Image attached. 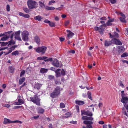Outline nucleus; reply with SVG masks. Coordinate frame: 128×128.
Segmentation results:
<instances>
[{
  "mask_svg": "<svg viewBox=\"0 0 128 128\" xmlns=\"http://www.w3.org/2000/svg\"><path fill=\"white\" fill-rule=\"evenodd\" d=\"M28 7L30 9L36 8L38 6V4L35 1L32 0H28L27 2Z\"/></svg>",
  "mask_w": 128,
  "mask_h": 128,
  "instance_id": "nucleus-1",
  "label": "nucleus"
},
{
  "mask_svg": "<svg viewBox=\"0 0 128 128\" xmlns=\"http://www.w3.org/2000/svg\"><path fill=\"white\" fill-rule=\"evenodd\" d=\"M6 35L1 38L0 40H7L9 37L12 40L14 36V33L12 31L8 32H6Z\"/></svg>",
  "mask_w": 128,
  "mask_h": 128,
  "instance_id": "nucleus-2",
  "label": "nucleus"
},
{
  "mask_svg": "<svg viewBox=\"0 0 128 128\" xmlns=\"http://www.w3.org/2000/svg\"><path fill=\"white\" fill-rule=\"evenodd\" d=\"M30 100L36 105L40 106V100L37 95H35L33 97H31Z\"/></svg>",
  "mask_w": 128,
  "mask_h": 128,
  "instance_id": "nucleus-3",
  "label": "nucleus"
},
{
  "mask_svg": "<svg viewBox=\"0 0 128 128\" xmlns=\"http://www.w3.org/2000/svg\"><path fill=\"white\" fill-rule=\"evenodd\" d=\"M60 89L59 87H58L56 88L54 91L52 93L50 94V96L52 98L56 97L58 96L60 93Z\"/></svg>",
  "mask_w": 128,
  "mask_h": 128,
  "instance_id": "nucleus-4",
  "label": "nucleus"
},
{
  "mask_svg": "<svg viewBox=\"0 0 128 128\" xmlns=\"http://www.w3.org/2000/svg\"><path fill=\"white\" fill-rule=\"evenodd\" d=\"M29 35L28 32V31H24L23 32L22 34V39L25 41H28Z\"/></svg>",
  "mask_w": 128,
  "mask_h": 128,
  "instance_id": "nucleus-5",
  "label": "nucleus"
},
{
  "mask_svg": "<svg viewBox=\"0 0 128 128\" xmlns=\"http://www.w3.org/2000/svg\"><path fill=\"white\" fill-rule=\"evenodd\" d=\"M47 48L46 47L42 46L38 48L36 50V51L38 53L41 52L42 54L45 53Z\"/></svg>",
  "mask_w": 128,
  "mask_h": 128,
  "instance_id": "nucleus-6",
  "label": "nucleus"
},
{
  "mask_svg": "<svg viewBox=\"0 0 128 128\" xmlns=\"http://www.w3.org/2000/svg\"><path fill=\"white\" fill-rule=\"evenodd\" d=\"M121 92L122 96L121 102L124 103V104L126 103H127L128 102V98L125 97L124 96V92L123 90Z\"/></svg>",
  "mask_w": 128,
  "mask_h": 128,
  "instance_id": "nucleus-7",
  "label": "nucleus"
},
{
  "mask_svg": "<svg viewBox=\"0 0 128 128\" xmlns=\"http://www.w3.org/2000/svg\"><path fill=\"white\" fill-rule=\"evenodd\" d=\"M83 123L86 124L87 128H92V126L91 124H93V122L88 120H84V121Z\"/></svg>",
  "mask_w": 128,
  "mask_h": 128,
  "instance_id": "nucleus-8",
  "label": "nucleus"
},
{
  "mask_svg": "<svg viewBox=\"0 0 128 128\" xmlns=\"http://www.w3.org/2000/svg\"><path fill=\"white\" fill-rule=\"evenodd\" d=\"M111 42L112 44L116 45H121L122 43L119 40L114 38L111 40Z\"/></svg>",
  "mask_w": 128,
  "mask_h": 128,
  "instance_id": "nucleus-9",
  "label": "nucleus"
},
{
  "mask_svg": "<svg viewBox=\"0 0 128 128\" xmlns=\"http://www.w3.org/2000/svg\"><path fill=\"white\" fill-rule=\"evenodd\" d=\"M0 43H2L1 46H6L8 44V43H9L8 46H9L10 45L12 44H15V42H14L12 40H11L9 41L8 42H0Z\"/></svg>",
  "mask_w": 128,
  "mask_h": 128,
  "instance_id": "nucleus-10",
  "label": "nucleus"
},
{
  "mask_svg": "<svg viewBox=\"0 0 128 128\" xmlns=\"http://www.w3.org/2000/svg\"><path fill=\"white\" fill-rule=\"evenodd\" d=\"M20 30L16 32L14 34L15 38L16 39H17L19 41H22V40L20 36Z\"/></svg>",
  "mask_w": 128,
  "mask_h": 128,
  "instance_id": "nucleus-11",
  "label": "nucleus"
},
{
  "mask_svg": "<svg viewBox=\"0 0 128 128\" xmlns=\"http://www.w3.org/2000/svg\"><path fill=\"white\" fill-rule=\"evenodd\" d=\"M52 64L54 66L57 67H58L60 66L58 62L56 59H54L53 60Z\"/></svg>",
  "mask_w": 128,
  "mask_h": 128,
  "instance_id": "nucleus-12",
  "label": "nucleus"
},
{
  "mask_svg": "<svg viewBox=\"0 0 128 128\" xmlns=\"http://www.w3.org/2000/svg\"><path fill=\"white\" fill-rule=\"evenodd\" d=\"M106 26V24L101 25L99 28V32L100 34H102L104 30L102 28L103 26Z\"/></svg>",
  "mask_w": 128,
  "mask_h": 128,
  "instance_id": "nucleus-13",
  "label": "nucleus"
},
{
  "mask_svg": "<svg viewBox=\"0 0 128 128\" xmlns=\"http://www.w3.org/2000/svg\"><path fill=\"white\" fill-rule=\"evenodd\" d=\"M67 32H68L67 34V36L68 37V39H70V38L72 37V36L74 34L70 31V30H67Z\"/></svg>",
  "mask_w": 128,
  "mask_h": 128,
  "instance_id": "nucleus-14",
  "label": "nucleus"
},
{
  "mask_svg": "<svg viewBox=\"0 0 128 128\" xmlns=\"http://www.w3.org/2000/svg\"><path fill=\"white\" fill-rule=\"evenodd\" d=\"M82 119L84 120H89L92 121L93 120V118L92 117H89L87 116H83L82 117Z\"/></svg>",
  "mask_w": 128,
  "mask_h": 128,
  "instance_id": "nucleus-15",
  "label": "nucleus"
},
{
  "mask_svg": "<svg viewBox=\"0 0 128 128\" xmlns=\"http://www.w3.org/2000/svg\"><path fill=\"white\" fill-rule=\"evenodd\" d=\"M42 85V84L38 83H36L34 86V88H36L38 90H39L40 88Z\"/></svg>",
  "mask_w": 128,
  "mask_h": 128,
  "instance_id": "nucleus-16",
  "label": "nucleus"
},
{
  "mask_svg": "<svg viewBox=\"0 0 128 128\" xmlns=\"http://www.w3.org/2000/svg\"><path fill=\"white\" fill-rule=\"evenodd\" d=\"M34 40L36 43L38 44H40V39L39 37L37 36L34 37Z\"/></svg>",
  "mask_w": 128,
  "mask_h": 128,
  "instance_id": "nucleus-17",
  "label": "nucleus"
},
{
  "mask_svg": "<svg viewBox=\"0 0 128 128\" xmlns=\"http://www.w3.org/2000/svg\"><path fill=\"white\" fill-rule=\"evenodd\" d=\"M121 16L122 17H120V21L122 22H126V21L125 20L126 16H125L123 14H122Z\"/></svg>",
  "mask_w": 128,
  "mask_h": 128,
  "instance_id": "nucleus-18",
  "label": "nucleus"
},
{
  "mask_svg": "<svg viewBox=\"0 0 128 128\" xmlns=\"http://www.w3.org/2000/svg\"><path fill=\"white\" fill-rule=\"evenodd\" d=\"M12 121L6 118H4V121L3 122V123L4 124H6L8 123H12Z\"/></svg>",
  "mask_w": 128,
  "mask_h": 128,
  "instance_id": "nucleus-19",
  "label": "nucleus"
},
{
  "mask_svg": "<svg viewBox=\"0 0 128 128\" xmlns=\"http://www.w3.org/2000/svg\"><path fill=\"white\" fill-rule=\"evenodd\" d=\"M48 70L47 69L41 68L40 70V72L42 74H44L47 72Z\"/></svg>",
  "mask_w": 128,
  "mask_h": 128,
  "instance_id": "nucleus-20",
  "label": "nucleus"
},
{
  "mask_svg": "<svg viewBox=\"0 0 128 128\" xmlns=\"http://www.w3.org/2000/svg\"><path fill=\"white\" fill-rule=\"evenodd\" d=\"M45 9L48 10H54L55 8L52 6L49 7L46 6L45 7Z\"/></svg>",
  "mask_w": 128,
  "mask_h": 128,
  "instance_id": "nucleus-21",
  "label": "nucleus"
},
{
  "mask_svg": "<svg viewBox=\"0 0 128 128\" xmlns=\"http://www.w3.org/2000/svg\"><path fill=\"white\" fill-rule=\"evenodd\" d=\"M76 104L79 105H82L84 104V101L80 100H76Z\"/></svg>",
  "mask_w": 128,
  "mask_h": 128,
  "instance_id": "nucleus-22",
  "label": "nucleus"
},
{
  "mask_svg": "<svg viewBox=\"0 0 128 128\" xmlns=\"http://www.w3.org/2000/svg\"><path fill=\"white\" fill-rule=\"evenodd\" d=\"M34 18L35 20H38L39 21H41L42 19V17L39 15L34 17Z\"/></svg>",
  "mask_w": 128,
  "mask_h": 128,
  "instance_id": "nucleus-23",
  "label": "nucleus"
},
{
  "mask_svg": "<svg viewBox=\"0 0 128 128\" xmlns=\"http://www.w3.org/2000/svg\"><path fill=\"white\" fill-rule=\"evenodd\" d=\"M39 6H40V8H43L44 7L45 8V5L44 2H42L41 1H39Z\"/></svg>",
  "mask_w": 128,
  "mask_h": 128,
  "instance_id": "nucleus-24",
  "label": "nucleus"
},
{
  "mask_svg": "<svg viewBox=\"0 0 128 128\" xmlns=\"http://www.w3.org/2000/svg\"><path fill=\"white\" fill-rule=\"evenodd\" d=\"M112 43H111V41L106 40L105 43V45L106 46H108L111 45Z\"/></svg>",
  "mask_w": 128,
  "mask_h": 128,
  "instance_id": "nucleus-25",
  "label": "nucleus"
},
{
  "mask_svg": "<svg viewBox=\"0 0 128 128\" xmlns=\"http://www.w3.org/2000/svg\"><path fill=\"white\" fill-rule=\"evenodd\" d=\"M124 50V48L122 46H119L118 52H122Z\"/></svg>",
  "mask_w": 128,
  "mask_h": 128,
  "instance_id": "nucleus-26",
  "label": "nucleus"
},
{
  "mask_svg": "<svg viewBox=\"0 0 128 128\" xmlns=\"http://www.w3.org/2000/svg\"><path fill=\"white\" fill-rule=\"evenodd\" d=\"M38 112L39 113L42 114L43 113L44 111V109L42 108H38Z\"/></svg>",
  "mask_w": 128,
  "mask_h": 128,
  "instance_id": "nucleus-27",
  "label": "nucleus"
},
{
  "mask_svg": "<svg viewBox=\"0 0 128 128\" xmlns=\"http://www.w3.org/2000/svg\"><path fill=\"white\" fill-rule=\"evenodd\" d=\"M12 54L16 56V55H19V53L18 51L16 50L13 52L12 53Z\"/></svg>",
  "mask_w": 128,
  "mask_h": 128,
  "instance_id": "nucleus-28",
  "label": "nucleus"
},
{
  "mask_svg": "<svg viewBox=\"0 0 128 128\" xmlns=\"http://www.w3.org/2000/svg\"><path fill=\"white\" fill-rule=\"evenodd\" d=\"M9 70L10 72L12 73L14 72V68L10 66L9 68Z\"/></svg>",
  "mask_w": 128,
  "mask_h": 128,
  "instance_id": "nucleus-29",
  "label": "nucleus"
},
{
  "mask_svg": "<svg viewBox=\"0 0 128 128\" xmlns=\"http://www.w3.org/2000/svg\"><path fill=\"white\" fill-rule=\"evenodd\" d=\"M66 115H66L64 117V118H68L69 117H70L71 116L70 115H71V114L70 112H68L66 114Z\"/></svg>",
  "mask_w": 128,
  "mask_h": 128,
  "instance_id": "nucleus-30",
  "label": "nucleus"
},
{
  "mask_svg": "<svg viewBox=\"0 0 128 128\" xmlns=\"http://www.w3.org/2000/svg\"><path fill=\"white\" fill-rule=\"evenodd\" d=\"M49 24L51 27H54L56 26L55 23L52 22H50Z\"/></svg>",
  "mask_w": 128,
  "mask_h": 128,
  "instance_id": "nucleus-31",
  "label": "nucleus"
},
{
  "mask_svg": "<svg viewBox=\"0 0 128 128\" xmlns=\"http://www.w3.org/2000/svg\"><path fill=\"white\" fill-rule=\"evenodd\" d=\"M86 115L89 116H91L92 115V113L88 110L86 111Z\"/></svg>",
  "mask_w": 128,
  "mask_h": 128,
  "instance_id": "nucleus-32",
  "label": "nucleus"
},
{
  "mask_svg": "<svg viewBox=\"0 0 128 128\" xmlns=\"http://www.w3.org/2000/svg\"><path fill=\"white\" fill-rule=\"evenodd\" d=\"M25 80V78H20L19 80V83L20 84H22Z\"/></svg>",
  "mask_w": 128,
  "mask_h": 128,
  "instance_id": "nucleus-33",
  "label": "nucleus"
},
{
  "mask_svg": "<svg viewBox=\"0 0 128 128\" xmlns=\"http://www.w3.org/2000/svg\"><path fill=\"white\" fill-rule=\"evenodd\" d=\"M122 112L126 116H127L128 117V114L126 113V111L124 108H122Z\"/></svg>",
  "mask_w": 128,
  "mask_h": 128,
  "instance_id": "nucleus-34",
  "label": "nucleus"
},
{
  "mask_svg": "<svg viewBox=\"0 0 128 128\" xmlns=\"http://www.w3.org/2000/svg\"><path fill=\"white\" fill-rule=\"evenodd\" d=\"M124 106L126 109L127 112H128V102L124 104Z\"/></svg>",
  "mask_w": 128,
  "mask_h": 128,
  "instance_id": "nucleus-35",
  "label": "nucleus"
},
{
  "mask_svg": "<svg viewBox=\"0 0 128 128\" xmlns=\"http://www.w3.org/2000/svg\"><path fill=\"white\" fill-rule=\"evenodd\" d=\"M18 101L19 103H20V105L24 103V100L20 98L18 100Z\"/></svg>",
  "mask_w": 128,
  "mask_h": 128,
  "instance_id": "nucleus-36",
  "label": "nucleus"
},
{
  "mask_svg": "<svg viewBox=\"0 0 128 128\" xmlns=\"http://www.w3.org/2000/svg\"><path fill=\"white\" fill-rule=\"evenodd\" d=\"M88 98L91 100H92V98L91 93L90 92H88Z\"/></svg>",
  "mask_w": 128,
  "mask_h": 128,
  "instance_id": "nucleus-37",
  "label": "nucleus"
},
{
  "mask_svg": "<svg viewBox=\"0 0 128 128\" xmlns=\"http://www.w3.org/2000/svg\"><path fill=\"white\" fill-rule=\"evenodd\" d=\"M23 10L26 13H29V11L28 8H24Z\"/></svg>",
  "mask_w": 128,
  "mask_h": 128,
  "instance_id": "nucleus-38",
  "label": "nucleus"
},
{
  "mask_svg": "<svg viewBox=\"0 0 128 128\" xmlns=\"http://www.w3.org/2000/svg\"><path fill=\"white\" fill-rule=\"evenodd\" d=\"M118 37V34L116 32H114V34L112 36V37Z\"/></svg>",
  "mask_w": 128,
  "mask_h": 128,
  "instance_id": "nucleus-39",
  "label": "nucleus"
},
{
  "mask_svg": "<svg viewBox=\"0 0 128 128\" xmlns=\"http://www.w3.org/2000/svg\"><path fill=\"white\" fill-rule=\"evenodd\" d=\"M128 55V54L126 53H124L123 54H122V55L121 56V57H126Z\"/></svg>",
  "mask_w": 128,
  "mask_h": 128,
  "instance_id": "nucleus-40",
  "label": "nucleus"
},
{
  "mask_svg": "<svg viewBox=\"0 0 128 128\" xmlns=\"http://www.w3.org/2000/svg\"><path fill=\"white\" fill-rule=\"evenodd\" d=\"M18 123L20 124H21L22 123V122L21 121H20L18 120H16L12 122V123Z\"/></svg>",
  "mask_w": 128,
  "mask_h": 128,
  "instance_id": "nucleus-41",
  "label": "nucleus"
},
{
  "mask_svg": "<svg viewBox=\"0 0 128 128\" xmlns=\"http://www.w3.org/2000/svg\"><path fill=\"white\" fill-rule=\"evenodd\" d=\"M75 52V51L74 50H68V53L74 54Z\"/></svg>",
  "mask_w": 128,
  "mask_h": 128,
  "instance_id": "nucleus-42",
  "label": "nucleus"
},
{
  "mask_svg": "<svg viewBox=\"0 0 128 128\" xmlns=\"http://www.w3.org/2000/svg\"><path fill=\"white\" fill-rule=\"evenodd\" d=\"M65 106L64 104L62 103L60 104V107L62 108H64Z\"/></svg>",
  "mask_w": 128,
  "mask_h": 128,
  "instance_id": "nucleus-43",
  "label": "nucleus"
},
{
  "mask_svg": "<svg viewBox=\"0 0 128 128\" xmlns=\"http://www.w3.org/2000/svg\"><path fill=\"white\" fill-rule=\"evenodd\" d=\"M23 17L26 18H28L30 17V16L28 14H24Z\"/></svg>",
  "mask_w": 128,
  "mask_h": 128,
  "instance_id": "nucleus-44",
  "label": "nucleus"
},
{
  "mask_svg": "<svg viewBox=\"0 0 128 128\" xmlns=\"http://www.w3.org/2000/svg\"><path fill=\"white\" fill-rule=\"evenodd\" d=\"M6 8L7 11L9 12L10 10V7L9 5L8 4L6 6Z\"/></svg>",
  "mask_w": 128,
  "mask_h": 128,
  "instance_id": "nucleus-45",
  "label": "nucleus"
},
{
  "mask_svg": "<svg viewBox=\"0 0 128 128\" xmlns=\"http://www.w3.org/2000/svg\"><path fill=\"white\" fill-rule=\"evenodd\" d=\"M86 112L84 110H82L81 111V115L82 116H83L84 114L86 115Z\"/></svg>",
  "mask_w": 128,
  "mask_h": 128,
  "instance_id": "nucleus-46",
  "label": "nucleus"
},
{
  "mask_svg": "<svg viewBox=\"0 0 128 128\" xmlns=\"http://www.w3.org/2000/svg\"><path fill=\"white\" fill-rule=\"evenodd\" d=\"M48 78L49 80H51L54 78V76L52 75H49L48 76Z\"/></svg>",
  "mask_w": 128,
  "mask_h": 128,
  "instance_id": "nucleus-47",
  "label": "nucleus"
},
{
  "mask_svg": "<svg viewBox=\"0 0 128 128\" xmlns=\"http://www.w3.org/2000/svg\"><path fill=\"white\" fill-rule=\"evenodd\" d=\"M55 1L54 0H52L49 1L48 3V4L50 5H51L52 3H55Z\"/></svg>",
  "mask_w": 128,
  "mask_h": 128,
  "instance_id": "nucleus-48",
  "label": "nucleus"
},
{
  "mask_svg": "<svg viewBox=\"0 0 128 128\" xmlns=\"http://www.w3.org/2000/svg\"><path fill=\"white\" fill-rule=\"evenodd\" d=\"M111 3L112 4H114L116 3V0H109Z\"/></svg>",
  "mask_w": 128,
  "mask_h": 128,
  "instance_id": "nucleus-49",
  "label": "nucleus"
},
{
  "mask_svg": "<svg viewBox=\"0 0 128 128\" xmlns=\"http://www.w3.org/2000/svg\"><path fill=\"white\" fill-rule=\"evenodd\" d=\"M25 71L24 70H23L21 72V73H20V76H22L23 75H24V74H25Z\"/></svg>",
  "mask_w": 128,
  "mask_h": 128,
  "instance_id": "nucleus-50",
  "label": "nucleus"
},
{
  "mask_svg": "<svg viewBox=\"0 0 128 128\" xmlns=\"http://www.w3.org/2000/svg\"><path fill=\"white\" fill-rule=\"evenodd\" d=\"M3 106H4L8 108L10 107V104H5L3 105Z\"/></svg>",
  "mask_w": 128,
  "mask_h": 128,
  "instance_id": "nucleus-51",
  "label": "nucleus"
},
{
  "mask_svg": "<svg viewBox=\"0 0 128 128\" xmlns=\"http://www.w3.org/2000/svg\"><path fill=\"white\" fill-rule=\"evenodd\" d=\"M16 46H12L11 48V50L10 51V52H12V50H14L15 48H16Z\"/></svg>",
  "mask_w": 128,
  "mask_h": 128,
  "instance_id": "nucleus-52",
  "label": "nucleus"
},
{
  "mask_svg": "<svg viewBox=\"0 0 128 128\" xmlns=\"http://www.w3.org/2000/svg\"><path fill=\"white\" fill-rule=\"evenodd\" d=\"M120 86L122 87V88H124V86L123 84L122 83V82L121 81L120 82Z\"/></svg>",
  "mask_w": 128,
  "mask_h": 128,
  "instance_id": "nucleus-53",
  "label": "nucleus"
},
{
  "mask_svg": "<svg viewBox=\"0 0 128 128\" xmlns=\"http://www.w3.org/2000/svg\"><path fill=\"white\" fill-rule=\"evenodd\" d=\"M108 21V22L106 23V25L107 26H110L112 25V24Z\"/></svg>",
  "mask_w": 128,
  "mask_h": 128,
  "instance_id": "nucleus-54",
  "label": "nucleus"
},
{
  "mask_svg": "<svg viewBox=\"0 0 128 128\" xmlns=\"http://www.w3.org/2000/svg\"><path fill=\"white\" fill-rule=\"evenodd\" d=\"M14 104L15 105H20V103H19V102H14Z\"/></svg>",
  "mask_w": 128,
  "mask_h": 128,
  "instance_id": "nucleus-55",
  "label": "nucleus"
},
{
  "mask_svg": "<svg viewBox=\"0 0 128 128\" xmlns=\"http://www.w3.org/2000/svg\"><path fill=\"white\" fill-rule=\"evenodd\" d=\"M61 74L62 75H64L65 74V72L63 70H62L61 72Z\"/></svg>",
  "mask_w": 128,
  "mask_h": 128,
  "instance_id": "nucleus-56",
  "label": "nucleus"
},
{
  "mask_svg": "<svg viewBox=\"0 0 128 128\" xmlns=\"http://www.w3.org/2000/svg\"><path fill=\"white\" fill-rule=\"evenodd\" d=\"M18 14L20 16L23 17L24 14L22 12H19L18 13Z\"/></svg>",
  "mask_w": 128,
  "mask_h": 128,
  "instance_id": "nucleus-57",
  "label": "nucleus"
},
{
  "mask_svg": "<svg viewBox=\"0 0 128 128\" xmlns=\"http://www.w3.org/2000/svg\"><path fill=\"white\" fill-rule=\"evenodd\" d=\"M44 22L45 23H48L49 24L50 21L46 19L44 20Z\"/></svg>",
  "mask_w": 128,
  "mask_h": 128,
  "instance_id": "nucleus-58",
  "label": "nucleus"
},
{
  "mask_svg": "<svg viewBox=\"0 0 128 128\" xmlns=\"http://www.w3.org/2000/svg\"><path fill=\"white\" fill-rule=\"evenodd\" d=\"M70 123H72L74 124H76L77 123L76 121H74L72 120L70 122Z\"/></svg>",
  "mask_w": 128,
  "mask_h": 128,
  "instance_id": "nucleus-59",
  "label": "nucleus"
},
{
  "mask_svg": "<svg viewBox=\"0 0 128 128\" xmlns=\"http://www.w3.org/2000/svg\"><path fill=\"white\" fill-rule=\"evenodd\" d=\"M99 124H103L104 123V122L102 121H100L98 122Z\"/></svg>",
  "mask_w": 128,
  "mask_h": 128,
  "instance_id": "nucleus-60",
  "label": "nucleus"
},
{
  "mask_svg": "<svg viewBox=\"0 0 128 128\" xmlns=\"http://www.w3.org/2000/svg\"><path fill=\"white\" fill-rule=\"evenodd\" d=\"M56 76L57 77H58L60 76V74L59 72H58V73H56Z\"/></svg>",
  "mask_w": 128,
  "mask_h": 128,
  "instance_id": "nucleus-61",
  "label": "nucleus"
},
{
  "mask_svg": "<svg viewBox=\"0 0 128 128\" xmlns=\"http://www.w3.org/2000/svg\"><path fill=\"white\" fill-rule=\"evenodd\" d=\"M60 39L61 42H62L64 40V38H60Z\"/></svg>",
  "mask_w": 128,
  "mask_h": 128,
  "instance_id": "nucleus-62",
  "label": "nucleus"
},
{
  "mask_svg": "<svg viewBox=\"0 0 128 128\" xmlns=\"http://www.w3.org/2000/svg\"><path fill=\"white\" fill-rule=\"evenodd\" d=\"M50 70H52V71H55V68L53 67H52L50 68Z\"/></svg>",
  "mask_w": 128,
  "mask_h": 128,
  "instance_id": "nucleus-63",
  "label": "nucleus"
},
{
  "mask_svg": "<svg viewBox=\"0 0 128 128\" xmlns=\"http://www.w3.org/2000/svg\"><path fill=\"white\" fill-rule=\"evenodd\" d=\"M48 128H53L52 127V124H50L49 125Z\"/></svg>",
  "mask_w": 128,
  "mask_h": 128,
  "instance_id": "nucleus-64",
  "label": "nucleus"
}]
</instances>
